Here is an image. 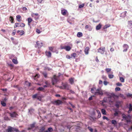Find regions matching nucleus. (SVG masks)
Instances as JSON below:
<instances>
[{
	"instance_id": "f257e3e1",
	"label": "nucleus",
	"mask_w": 132,
	"mask_h": 132,
	"mask_svg": "<svg viewBox=\"0 0 132 132\" xmlns=\"http://www.w3.org/2000/svg\"><path fill=\"white\" fill-rule=\"evenodd\" d=\"M122 117L123 119H125L127 123L129 122L132 123V121L130 120V116L129 115H128V116H126L124 114H123L122 115Z\"/></svg>"
},
{
	"instance_id": "f03ea898",
	"label": "nucleus",
	"mask_w": 132,
	"mask_h": 132,
	"mask_svg": "<svg viewBox=\"0 0 132 132\" xmlns=\"http://www.w3.org/2000/svg\"><path fill=\"white\" fill-rule=\"evenodd\" d=\"M59 76L60 75V73H59ZM59 76H56L55 75H54L53 78L52 79V82L53 85H54L55 83H57L59 81Z\"/></svg>"
},
{
	"instance_id": "7ed1b4c3",
	"label": "nucleus",
	"mask_w": 132,
	"mask_h": 132,
	"mask_svg": "<svg viewBox=\"0 0 132 132\" xmlns=\"http://www.w3.org/2000/svg\"><path fill=\"white\" fill-rule=\"evenodd\" d=\"M103 94V93L102 92V90L100 88H98L96 89V90L95 92V95H102Z\"/></svg>"
},
{
	"instance_id": "20e7f679",
	"label": "nucleus",
	"mask_w": 132,
	"mask_h": 132,
	"mask_svg": "<svg viewBox=\"0 0 132 132\" xmlns=\"http://www.w3.org/2000/svg\"><path fill=\"white\" fill-rule=\"evenodd\" d=\"M41 95H39L38 94H35L32 96V97L33 98H37L38 100L40 101L42 99Z\"/></svg>"
},
{
	"instance_id": "39448f33",
	"label": "nucleus",
	"mask_w": 132,
	"mask_h": 132,
	"mask_svg": "<svg viewBox=\"0 0 132 132\" xmlns=\"http://www.w3.org/2000/svg\"><path fill=\"white\" fill-rule=\"evenodd\" d=\"M36 44L35 45L36 47L40 48L43 46V43L41 42L37 41L36 42Z\"/></svg>"
},
{
	"instance_id": "423d86ee",
	"label": "nucleus",
	"mask_w": 132,
	"mask_h": 132,
	"mask_svg": "<svg viewBox=\"0 0 132 132\" xmlns=\"http://www.w3.org/2000/svg\"><path fill=\"white\" fill-rule=\"evenodd\" d=\"M105 47H101L99 48L98 50V52L101 54H103L105 52Z\"/></svg>"
},
{
	"instance_id": "0eeeda50",
	"label": "nucleus",
	"mask_w": 132,
	"mask_h": 132,
	"mask_svg": "<svg viewBox=\"0 0 132 132\" xmlns=\"http://www.w3.org/2000/svg\"><path fill=\"white\" fill-rule=\"evenodd\" d=\"M63 86L64 87V89L68 90L71 87L67 83H65L64 84L63 83Z\"/></svg>"
},
{
	"instance_id": "6e6552de",
	"label": "nucleus",
	"mask_w": 132,
	"mask_h": 132,
	"mask_svg": "<svg viewBox=\"0 0 132 132\" xmlns=\"http://www.w3.org/2000/svg\"><path fill=\"white\" fill-rule=\"evenodd\" d=\"M123 52H126L129 48L127 44H124L123 45Z\"/></svg>"
},
{
	"instance_id": "1a4fd4ad",
	"label": "nucleus",
	"mask_w": 132,
	"mask_h": 132,
	"mask_svg": "<svg viewBox=\"0 0 132 132\" xmlns=\"http://www.w3.org/2000/svg\"><path fill=\"white\" fill-rule=\"evenodd\" d=\"M35 122H34L33 123L31 124L30 126V127H29L28 128V129L29 130L32 129L34 128H35L36 129V128L35 126Z\"/></svg>"
},
{
	"instance_id": "9d476101",
	"label": "nucleus",
	"mask_w": 132,
	"mask_h": 132,
	"mask_svg": "<svg viewBox=\"0 0 132 132\" xmlns=\"http://www.w3.org/2000/svg\"><path fill=\"white\" fill-rule=\"evenodd\" d=\"M62 102L60 100H57L55 101L53 103L56 105H58L62 103Z\"/></svg>"
},
{
	"instance_id": "9b49d317",
	"label": "nucleus",
	"mask_w": 132,
	"mask_h": 132,
	"mask_svg": "<svg viewBox=\"0 0 132 132\" xmlns=\"http://www.w3.org/2000/svg\"><path fill=\"white\" fill-rule=\"evenodd\" d=\"M10 116L12 118H14L16 117L17 114L15 112H14L12 113H10Z\"/></svg>"
},
{
	"instance_id": "f8f14e48",
	"label": "nucleus",
	"mask_w": 132,
	"mask_h": 132,
	"mask_svg": "<svg viewBox=\"0 0 132 132\" xmlns=\"http://www.w3.org/2000/svg\"><path fill=\"white\" fill-rule=\"evenodd\" d=\"M121 102L119 101H116V104L115 105V106L117 108H119V107L120 105L121 104Z\"/></svg>"
},
{
	"instance_id": "ddd939ff",
	"label": "nucleus",
	"mask_w": 132,
	"mask_h": 132,
	"mask_svg": "<svg viewBox=\"0 0 132 132\" xmlns=\"http://www.w3.org/2000/svg\"><path fill=\"white\" fill-rule=\"evenodd\" d=\"M6 131L7 132H14L13 131V127L11 126H9L8 128L6 130Z\"/></svg>"
},
{
	"instance_id": "4468645a",
	"label": "nucleus",
	"mask_w": 132,
	"mask_h": 132,
	"mask_svg": "<svg viewBox=\"0 0 132 132\" xmlns=\"http://www.w3.org/2000/svg\"><path fill=\"white\" fill-rule=\"evenodd\" d=\"M89 50V48L88 47H86L85 49L84 52L85 54L86 55H87L88 53V51Z\"/></svg>"
},
{
	"instance_id": "2eb2a0df",
	"label": "nucleus",
	"mask_w": 132,
	"mask_h": 132,
	"mask_svg": "<svg viewBox=\"0 0 132 132\" xmlns=\"http://www.w3.org/2000/svg\"><path fill=\"white\" fill-rule=\"evenodd\" d=\"M129 110L128 111V113H130L132 111V105L131 104H129Z\"/></svg>"
},
{
	"instance_id": "dca6fc26",
	"label": "nucleus",
	"mask_w": 132,
	"mask_h": 132,
	"mask_svg": "<svg viewBox=\"0 0 132 132\" xmlns=\"http://www.w3.org/2000/svg\"><path fill=\"white\" fill-rule=\"evenodd\" d=\"M17 32L20 35H22L24 34V32L22 30H18Z\"/></svg>"
},
{
	"instance_id": "f3484780",
	"label": "nucleus",
	"mask_w": 132,
	"mask_h": 132,
	"mask_svg": "<svg viewBox=\"0 0 132 132\" xmlns=\"http://www.w3.org/2000/svg\"><path fill=\"white\" fill-rule=\"evenodd\" d=\"M101 24H99L98 25H97L96 27V30H98L100 29L101 27Z\"/></svg>"
},
{
	"instance_id": "a211bd4d",
	"label": "nucleus",
	"mask_w": 132,
	"mask_h": 132,
	"mask_svg": "<svg viewBox=\"0 0 132 132\" xmlns=\"http://www.w3.org/2000/svg\"><path fill=\"white\" fill-rule=\"evenodd\" d=\"M71 48L69 46H66L65 47V49L67 51H69L70 50Z\"/></svg>"
},
{
	"instance_id": "6ab92c4d",
	"label": "nucleus",
	"mask_w": 132,
	"mask_h": 132,
	"mask_svg": "<svg viewBox=\"0 0 132 132\" xmlns=\"http://www.w3.org/2000/svg\"><path fill=\"white\" fill-rule=\"evenodd\" d=\"M45 54L48 57H50L51 56V54L50 52L46 51L45 52Z\"/></svg>"
},
{
	"instance_id": "aec40b11",
	"label": "nucleus",
	"mask_w": 132,
	"mask_h": 132,
	"mask_svg": "<svg viewBox=\"0 0 132 132\" xmlns=\"http://www.w3.org/2000/svg\"><path fill=\"white\" fill-rule=\"evenodd\" d=\"M69 82L71 84H73L74 82V78H71L69 79Z\"/></svg>"
},
{
	"instance_id": "412c9836",
	"label": "nucleus",
	"mask_w": 132,
	"mask_h": 132,
	"mask_svg": "<svg viewBox=\"0 0 132 132\" xmlns=\"http://www.w3.org/2000/svg\"><path fill=\"white\" fill-rule=\"evenodd\" d=\"M34 111V109L32 108H30V109H29V113L31 114L32 113H33Z\"/></svg>"
},
{
	"instance_id": "4be33fe9",
	"label": "nucleus",
	"mask_w": 132,
	"mask_h": 132,
	"mask_svg": "<svg viewBox=\"0 0 132 132\" xmlns=\"http://www.w3.org/2000/svg\"><path fill=\"white\" fill-rule=\"evenodd\" d=\"M77 35L78 37H80L82 36V34L80 32H79L78 33Z\"/></svg>"
},
{
	"instance_id": "5701e85b",
	"label": "nucleus",
	"mask_w": 132,
	"mask_h": 132,
	"mask_svg": "<svg viewBox=\"0 0 132 132\" xmlns=\"http://www.w3.org/2000/svg\"><path fill=\"white\" fill-rule=\"evenodd\" d=\"M53 130V128L51 127H50L48 128L47 130H46L45 132H48L49 131L51 132Z\"/></svg>"
},
{
	"instance_id": "b1692460",
	"label": "nucleus",
	"mask_w": 132,
	"mask_h": 132,
	"mask_svg": "<svg viewBox=\"0 0 132 132\" xmlns=\"http://www.w3.org/2000/svg\"><path fill=\"white\" fill-rule=\"evenodd\" d=\"M32 19L30 18H28V24L30 25V24L29 23H31L32 21Z\"/></svg>"
},
{
	"instance_id": "393cba45",
	"label": "nucleus",
	"mask_w": 132,
	"mask_h": 132,
	"mask_svg": "<svg viewBox=\"0 0 132 132\" xmlns=\"http://www.w3.org/2000/svg\"><path fill=\"white\" fill-rule=\"evenodd\" d=\"M126 13L127 12L126 11H125L121 13L120 16L122 17H125L126 16Z\"/></svg>"
},
{
	"instance_id": "a878e982",
	"label": "nucleus",
	"mask_w": 132,
	"mask_h": 132,
	"mask_svg": "<svg viewBox=\"0 0 132 132\" xmlns=\"http://www.w3.org/2000/svg\"><path fill=\"white\" fill-rule=\"evenodd\" d=\"M101 112L104 115L106 114V111L104 109H102L101 110Z\"/></svg>"
},
{
	"instance_id": "bb28decb",
	"label": "nucleus",
	"mask_w": 132,
	"mask_h": 132,
	"mask_svg": "<svg viewBox=\"0 0 132 132\" xmlns=\"http://www.w3.org/2000/svg\"><path fill=\"white\" fill-rule=\"evenodd\" d=\"M111 123L112 124H113L114 125H116L117 124V122L115 120H112V121Z\"/></svg>"
},
{
	"instance_id": "cd10ccee",
	"label": "nucleus",
	"mask_w": 132,
	"mask_h": 132,
	"mask_svg": "<svg viewBox=\"0 0 132 132\" xmlns=\"http://www.w3.org/2000/svg\"><path fill=\"white\" fill-rule=\"evenodd\" d=\"M67 12V11L65 10H62L61 11L62 14L64 15H65L66 14Z\"/></svg>"
},
{
	"instance_id": "c85d7f7f",
	"label": "nucleus",
	"mask_w": 132,
	"mask_h": 132,
	"mask_svg": "<svg viewBox=\"0 0 132 132\" xmlns=\"http://www.w3.org/2000/svg\"><path fill=\"white\" fill-rule=\"evenodd\" d=\"M96 111L98 114V117L100 118L101 117V114L100 112L98 110H96Z\"/></svg>"
},
{
	"instance_id": "c756f323",
	"label": "nucleus",
	"mask_w": 132,
	"mask_h": 132,
	"mask_svg": "<svg viewBox=\"0 0 132 132\" xmlns=\"http://www.w3.org/2000/svg\"><path fill=\"white\" fill-rule=\"evenodd\" d=\"M19 25H20V27H23L25 26L24 23H19Z\"/></svg>"
},
{
	"instance_id": "7c9ffc66",
	"label": "nucleus",
	"mask_w": 132,
	"mask_h": 132,
	"mask_svg": "<svg viewBox=\"0 0 132 132\" xmlns=\"http://www.w3.org/2000/svg\"><path fill=\"white\" fill-rule=\"evenodd\" d=\"M1 104L3 106H5L6 105V104L5 103L4 101H2L1 102Z\"/></svg>"
},
{
	"instance_id": "2f4dec72",
	"label": "nucleus",
	"mask_w": 132,
	"mask_h": 132,
	"mask_svg": "<svg viewBox=\"0 0 132 132\" xmlns=\"http://www.w3.org/2000/svg\"><path fill=\"white\" fill-rule=\"evenodd\" d=\"M21 18V16L20 15H18L16 16V19H17V21H18L19 22H20V20H18V19H19Z\"/></svg>"
},
{
	"instance_id": "473e14b6",
	"label": "nucleus",
	"mask_w": 132,
	"mask_h": 132,
	"mask_svg": "<svg viewBox=\"0 0 132 132\" xmlns=\"http://www.w3.org/2000/svg\"><path fill=\"white\" fill-rule=\"evenodd\" d=\"M76 54L75 53H73L71 54V56L72 57H73L74 58H75L76 56Z\"/></svg>"
},
{
	"instance_id": "72a5a7b5",
	"label": "nucleus",
	"mask_w": 132,
	"mask_h": 132,
	"mask_svg": "<svg viewBox=\"0 0 132 132\" xmlns=\"http://www.w3.org/2000/svg\"><path fill=\"white\" fill-rule=\"evenodd\" d=\"M96 89L95 88H92L91 89V91H92V93H93L94 95H95V91H96Z\"/></svg>"
},
{
	"instance_id": "f704fd0d",
	"label": "nucleus",
	"mask_w": 132,
	"mask_h": 132,
	"mask_svg": "<svg viewBox=\"0 0 132 132\" xmlns=\"http://www.w3.org/2000/svg\"><path fill=\"white\" fill-rule=\"evenodd\" d=\"M49 50L50 51H51L53 52H54V48L53 47H49Z\"/></svg>"
},
{
	"instance_id": "c9c22d12",
	"label": "nucleus",
	"mask_w": 132,
	"mask_h": 132,
	"mask_svg": "<svg viewBox=\"0 0 132 132\" xmlns=\"http://www.w3.org/2000/svg\"><path fill=\"white\" fill-rule=\"evenodd\" d=\"M120 81L122 82H124L125 81L124 79L122 77H120Z\"/></svg>"
},
{
	"instance_id": "e433bc0d",
	"label": "nucleus",
	"mask_w": 132,
	"mask_h": 132,
	"mask_svg": "<svg viewBox=\"0 0 132 132\" xmlns=\"http://www.w3.org/2000/svg\"><path fill=\"white\" fill-rule=\"evenodd\" d=\"M12 62L15 64H17L18 63L17 60L14 59H13L12 60Z\"/></svg>"
},
{
	"instance_id": "4c0bfd02",
	"label": "nucleus",
	"mask_w": 132,
	"mask_h": 132,
	"mask_svg": "<svg viewBox=\"0 0 132 132\" xmlns=\"http://www.w3.org/2000/svg\"><path fill=\"white\" fill-rule=\"evenodd\" d=\"M39 74H36L35 76L34 77V80H35L37 78L39 77Z\"/></svg>"
},
{
	"instance_id": "58836bf2",
	"label": "nucleus",
	"mask_w": 132,
	"mask_h": 132,
	"mask_svg": "<svg viewBox=\"0 0 132 132\" xmlns=\"http://www.w3.org/2000/svg\"><path fill=\"white\" fill-rule=\"evenodd\" d=\"M128 25L130 26L131 28H132V21H128Z\"/></svg>"
},
{
	"instance_id": "ea45409f",
	"label": "nucleus",
	"mask_w": 132,
	"mask_h": 132,
	"mask_svg": "<svg viewBox=\"0 0 132 132\" xmlns=\"http://www.w3.org/2000/svg\"><path fill=\"white\" fill-rule=\"evenodd\" d=\"M17 27H20V25H19V23H16L15 24L14 28H15Z\"/></svg>"
},
{
	"instance_id": "a19ab883",
	"label": "nucleus",
	"mask_w": 132,
	"mask_h": 132,
	"mask_svg": "<svg viewBox=\"0 0 132 132\" xmlns=\"http://www.w3.org/2000/svg\"><path fill=\"white\" fill-rule=\"evenodd\" d=\"M108 77L110 79H111L113 78L114 77V75H113L109 74Z\"/></svg>"
},
{
	"instance_id": "79ce46f5",
	"label": "nucleus",
	"mask_w": 132,
	"mask_h": 132,
	"mask_svg": "<svg viewBox=\"0 0 132 132\" xmlns=\"http://www.w3.org/2000/svg\"><path fill=\"white\" fill-rule=\"evenodd\" d=\"M88 129L91 132H93V129L90 127H88Z\"/></svg>"
},
{
	"instance_id": "37998d69",
	"label": "nucleus",
	"mask_w": 132,
	"mask_h": 132,
	"mask_svg": "<svg viewBox=\"0 0 132 132\" xmlns=\"http://www.w3.org/2000/svg\"><path fill=\"white\" fill-rule=\"evenodd\" d=\"M105 70L108 73L111 71V69L110 68H107L105 69Z\"/></svg>"
},
{
	"instance_id": "c03bdc74",
	"label": "nucleus",
	"mask_w": 132,
	"mask_h": 132,
	"mask_svg": "<svg viewBox=\"0 0 132 132\" xmlns=\"http://www.w3.org/2000/svg\"><path fill=\"white\" fill-rule=\"evenodd\" d=\"M110 24H107L104 26V29H105L110 27Z\"/></svg>"
},
{
	"instance_id": "a18cd8bd",
	"label": "nucleus",
	"mask_w": 132,
	"mask_h": 132,
	"mask_svg": "<svg viewBox=\"0 0 132 132\" xmlns=\"http://www.w3.org/2000/svg\"><path fill=\"white\" fill-rule=\"evenodd\" d=\"M4 119L6 120H10V119L7 116H5L4 117Z\"/></svg>"
},
{
	"instance_id": "49530a36",
	"label": "nucleus",
	"mask_w": 132,
	"mask_h": 132,
	"mask_svg": "<svg viewBox=\"0 0 132 132\" xmlns=\"http://www.w3.org/2000/svg\"><path fill=\"white\" fill-rule=\"evenodd\" d=\"M43 75L46 78L47 77V74L46 72H43L42 73Z\"/></svg>"
},
{
	"instance_id": "de8ad7c7",
	"label": "nucleus",
	"mask_w": 132,
	"mask_h": 132,
	"mask_svg": "<svg viewBox=\"0 0 132 132\" xmlns=\"http://www.w3.org/2000/svg\"><path fill=\"white\" fill-rule=\"evenodd\" d=\"M44 89V88L41 87H39L38 89V90L42 91Z\"/></svg>"
},
{
	"instance_id": "09e8293b",
	"label": "nucleus",
	"mask_w": 132,
	"mask_h": 132,
	"mask_svg": "<svg viewBox=\"0 0 132 132\" xmlns=\"http://www.w3.org/2000/svg\"><path fill=\"white\" fill-rule=\"evenodd\" d=\"M103 118L104 120L106 119L107 121L109 120V119L105 116H103Z\"/></svg>"
},
{
	"instance_id": "8fccbe9b",
	"label": "nucleus",
	"mask_w": 132,
	"mask_h": 132,
	"mask_svg": "<svg viewBox=\"0 0 132 132\" xmlns=\"http://www.w3.org/2000/svg\"><path fill=\"white\" fill-rule=\"evenodd\" d=\"M10 21H12V22H11L12 23H13V21L14 20V19L11 16H10Z\"/></svg>"
},
{
	"instance_id": "3c124183",
	"label": "nucleus",
	"mask_w": 132,
	"mask_h": 132,
	"mask_svg": "<svg viewBox=\"0 0 132 132\" xmlns=\"http://www.w3.org/2000/svg\"><path fill=\"white\" fill-rule=\"evenodd\" d=\"M84 4H82L80 5L79 6V8H82L84 6Z\"/></svg>"
},
{
	"instance_id": "603ef678",
	"label": "nucleus",
	"mask_w": 132,
	"mask_h": 132,
	"mask_svg": "<svg viewBox=\"0 0 132 132\" xmlns=\"http://www.w3.org/2000/svg\"><path fill=\"white\" fill-rule=\"evenodd\" d=\"M13 131H15L16 132H18L19 131V130L18 129H17L15 128H13Z\"/></svg>"
},
{
	"instance_id": "864d4df0",
	"label": "nucleus",
	"mask_w": 132,
	"mask_h": 132,
	"mask_svg": "<svg viewBox=\"0 0 132 132\" xmlns=\"http://www.w3.org/2000/svg\"><path fill=\"white\" fill-rule=\"evenodd\" d=\"M16 32V30H14L12 34V36H14Z\"/></svg>"
},
{
	"instance_id": "5fc2aeb1",
	"label": "nucleus",
	"mask_w": 132,
	"mask_h": 132,
	"mask_svg": "<svg viewBox=\"0 0 132 132\" xmlns=\"http://www.w3.org/2000/svg\"><path fill=\"white\" fill-rule=\"evenodd\" d=\"M115 89L116 91H119L120 90V88L119 87H117L115 88Z\"/></svg>"
},
{
	"instance_id": "6e6d98bb",
	"label": "nucleus",
	"mask_w": 132,
	"mask_h": 132,
	"mask_svg": "<svg viewBox=\"0 0 132 132\" xmlns=\"http://www.w3.org/2000/svg\"><path fill=\"white\" fill-rule=\"evenodd\" d=\"M36 32L37 33H38V34H40L41 32H40V30H39V29H36Z\"/></svg>"
},
{
	"instance_id": "4d7b16f0",
	"label": "nucleus",
	"mask_w": 132,
	"mask_h": 132,
	"mask_svg": "<svg viewBox=\"0 0 132 132\" xmlns=\"http://www.w3.org/2000/svg\"><path fill=\"white\" fill-rule=\"evenodd\" d=\"M116 85L118 86H121L122 85L119 82L117 83L116 84Z\"/></svg>"
},
{
	"instance_id": "13d9d810",
	"label": "nucleus",
	"mask_w": 132,
	"mask_h": 132,
	"mask_svg": "<svg viewBox=\"0 0 132 132\" xmlns=\"http://www.w3.org/2000/svg\"><path fill=\"white\" fill-rule=\"evenodd\" d=\"M118 113L117 111H116L114 113V115L115 116H118Z\"/></svg>"
},
{
	"instance_id": "bf43d9fd",
	"label": "nucleus",
	"mask_w": 132,
	"mask_h": 132,
	"mask_svg": "<svg viewBox=\"0 0 132 132\" xmlns=\"http://www.w3.org/2000/svg\"><path fill=\"white\" fill-rule=\"evenodd\" d=\"M7 89L6 88L1 89V90L4 92H6L7 91Z\"/></svg>"
},
{
	"instance_id": "052dcab7",
	"label": "nucleus",
	"mask_w": 132,
	"mask_h": 132,
	"mask_svg": "<svg viewBox=\"0 0 132 132\" xmlns=\"http://www.w3.org/2000/svg\"><path fill=\"white\" fill-rule=\"evenodd\" d=\"M55 86L57 87H59V88H60L64 89L63 88H64V87L63 86Z\"/></svg>"
},
{
	"instance_id": "680f3d73",
	"label": "nucleus",
	"mask_w": 132,
	"mask_h": 132,
	"mask_svg": "<svg viewBox=\"0 0 132 132\" xmlns=\"http://www.w3.org/2000/svg\"><path fill=\"white\" fill-rule=\"evenodd\" d=\"M104 84L105 85H106L108 84V82L106 81H104Z\"/></svg>"
},
{
	"instance_id": "e2e57ef3",
	"label": "nucleus",
	"mask_w": 132,
	"mask_h": 132,
	"mask_svg": "<svg viewBox=\"0 0 132 132\" xmlns=\"http://www.w3.org/2000/svg\"><path fill=\"white\" fill-rule=\"evenodd\" d=\"M66 57L68 59H70L71 58V57L69 55H67L66 56Z\"/></svg>"
},
{
	"instance_id": "0e129e2a",
	"label": "nucleus",
	"mask_w": 132,
	"mask_h": 132,
	"mask_svg": "<svg viewBox=\"0 0 132 132\" xmlns=\"http://www.w3.org/2000/svg\"><path fill=\"white\" fill-rule=\"evenodd\" d=\"M43 0H37L38 2L39 3H41Z\"/></svg>"
},
{
	"instance_id": "69168bd1",
	"label": "nucleus",
	"mask_w": 132,
	"mask_h": 132,
	"mask_svg": "<svg viewBox=\"0 0 132 132\" xmlns=\"http://www.w3.org/2000/svg\"><path fill=\"white\" fill-rule=\"evenodd\" d=\"M114 48H111L110 49V51L111 52H113L114 51Z\"/></svg>"
},
{
	"instance_id": "338daca9",
	"label": "nucleus",
	"mask_w": 132,
	"mask_h": 132,
	"mask_svg": "<svg viewBox=\"0 0 132 132\" xmlns=\"http://www.w3.org/2000/svg\"><path fill=\"white\" fill-rule=\"evenodd\" d=\"M13 87L15 88H18V85H14L13 86Z\"/></svg>"
},
{
	"instance_id": "774afa93",
	"label": "nucleus",
	"mask_w": 132,
	"mask_h": 132,
	"mask_svg": "<svg viewBox=\"0 0 132 132\" xmlns=\"http://www.w3.org/2000/svg\"><path fill=\"white\" fill-rule=\"evenodd\" d=\"M132 130V126H131L130 128H129L128 129V130Z\"/></svg>"
}]
</instances>
